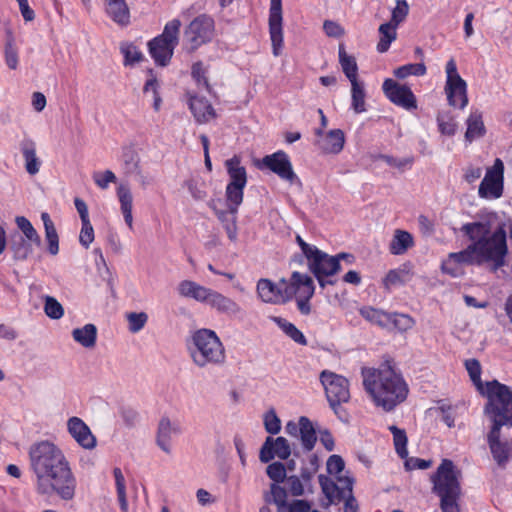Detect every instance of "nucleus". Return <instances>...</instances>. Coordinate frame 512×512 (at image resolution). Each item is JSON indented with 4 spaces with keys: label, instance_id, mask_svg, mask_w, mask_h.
<instances>
[{
    "label": "nucleus",
    "instance_id": "nucleus-32",
    "mask_svg": "<svg viewBox=\"0 0 512 512\" xmlns=\"http://www.w3.org/2000/svg\"><path fill=\"white\" fill-rule=\"evenodd\" d=\"M210 207L214 210L218 220L222 223L223 228L225 229L228 238L235 242L238 236V228H237V212H232L230 208L228 210H219L216 209L212 204Z\"/></svg>",
    "mask_w": 512,
    "mask_h": 512
},
{
    "label": "nucleus",
    "instance_id": "nucleus-1",
    "mask_svg": "<svg viewBox=\"0 0 512 512\" xmlns=\"http://www.w3.org/2000/svg\"><path fill=\"white\" fill-rule=\"evenodd\" d=\"M29 458L39 494L57 495L66 501L74 498L76 478L58 446L49 441L35 443L30 447Z\"/></svg>",
    "mask_w": 512,
    "mask_h": 512
},
{
    "label": "nucleus",
    "instance_id": "nucleus-7",
    "mask_svg": "<svg viewBox=\"0 0 512 512\" xmlns=\"http://www.w3.org/2000/svg\"><path fill=\"white\" fill-rule=\"evenodd\" d=\"M488 398L485 412L493 426H512V390L497 380L487 382L484 393Z\"/></svg>",
    "mask_w": 512,
    "mask_h": 512
},
{
    "label": "nucleus",
    "instance_id": "nucleus-22",
    "mask_svg": "<svg viewBox=\"0 0 512 512\" xmlns=\"http://www.w3.org/2000/svg\"><path fill=\"white\" fill-rule=\"evenodd\" d=\"M206 304L228 317H237L243 313V309L236 301L213 289L210 291Z\"/></svg>",
    "mask_w": 512,
    "mask_h": 512
},
{
    "label": "nucleus",
    "instance_id": "nucleus-47",
    "mask_svg": "<svg viewBox=\"0 0 512 512\" xmlns=\"http://www.w3.org/2000/svg\"><path fill=\"white\" fill-rule=\"evenodd\" d=\"M427 72L424 63H410L400 66L394 70V76L399 79H405L408 76H424Z\"/></svg>",
    "mask_w": 512,
    "mask_h": 512
},
{
    "label": "nucleus",
    "instance_id": "nucleus-25",
    "mask_svg": "<svg viewBox=\"0 0 512 512\" xmlns=\"http://www.w3.org/2000/svg\"><path fill=\"white\" fill-rule=\"evenodd\" d=\"M413 268L411 262H405L399 267L389 270L382 280L384 289L390 291L394 287L410 282L414 276Z\"/></svg>",
    "mask_w": 512,
    "mask_h": 512
},
{
    "label": "nucleus",
    "instance_id": "nucleus-18",
    "mask_svg": "<svg viewBox=\"0 0 512 512\" xmlns=\"http://www.w3.org/2000/svg\"><path fill=\"white\" fill-rule=\"evenodd\" d=\"M263 165L277 174L281 179L290 183L298 181V177L293 171L292 164L286 153L278 151L267 155L262 160Z\"/></svg>",
    "mask_w": 512,
    "mask_h": 512
},
{
    "label": "nucleus",
    "instance_id": "nucleus-24",
    "mask_svg": "<svg viewBox=\"0 0 512 512\" xmlns=\"http://www.w3.org/2000/svg\"><path fill=\"white\" fill-rule=\"evenodd\" d=\"M68 431L74 440L84 449H93L96 446V438L90 428L78 417H72L67 423Z\"/></svg>",
    "mask_w": 512,
    "mask_h": 512
},
{
    "label": "nucleus",
    "instance_id": "nucleus-33",
    "mask_svg": "<svg viewBox=\"0 0 512 512\" xmlns=\"http://www.w3.org/2000/svg\"><path fill=\"white\" fill-rule=\"evenodd\" d=\"M486 132L482 113L478 110L472 111L467 119V130L465 133V139L469 143L484 136Z\"/></svg>",
    "mask_w": 512,
    "mask_h": 512
},
{
    "label": "nucleus",
    "instance_id": "nucleus-54",
    "mask_svg": "<svg viewBox=\"0 0 512 512\" xmlns=\"http://www.w3.org/2000/svg\"><path fill=\"white\" fill-rule=\"evenodd\" d=\"M44 311L52 319H60L64 314L62 305L53 297L46 296Z\"/></svg>",
    "mask_w": 512,
    "mask_h": 512
},
{
    "label": "nucleus",
    "instance_id": "nucleus-49",
    "mask_svg": "<svg viewBox=\"0 0 512 512\" xmlns=\"http://www.w3.org/2000/svg\"><path fill=\"white\" fill-rule=\"evenodd\" d=\"M244 188L236 187V186H228L226 187V200L228 208L232 212H237L238 207L241 205L243 201Z\"/></svg>",
    "mask_w": 512,
    "mask_h": 512
},
{
    "label": "nucleus",
    "instance_id": "nucleus-58",
    "mask_svg": "<svg viewBox=\"0 0 512 512\" xmlns=\"http://www.w3.org/2000/svg\"><path fill=\"white\" fill-rule=\"evenodd\" d=\"M408 4L405 0H398L396 7L392 11V17L389 23L395 24L396 27L404 21L408 14Z\"/></svg>",
    "mask_w": 512,
    "mask_h": 512
},
{
    "label": "nucleus",
    "instance_id": "nucleus-5",
    "mask_svg": "<svg viewBox=\"0 0 512 512\" xmlns=\"http://www.w3.org/2000/svg\"><path fill=\"white\" fill-rule=\"evenodd\" d=\"M189 356L200 369L219 367L226 362V350L214 330L201 328L191 334L187 343Z\"/></svg>",
    "mask_w": 512,
    "mask_h": 512
},
{
    "label": "nucleus",
    "instance_id": "nucleus-26",
    "mask_svg": "<svg viewBox=\"0 0 512 512\" xmlns=\"http://www.w3.org/2000/svg\"><path fill=\"white\" fill-rule=\"evenodd\" d=\"M177 291L182 297L206 304L211 289L192 280H183L178 284Z\"/></svg>",
    "mask_w": 512,
    "mask_h": 512
},
{
    "label": "nucleus",
    "instance_id": "nucleus-63",
    "mask_svg": "<svg viewBox=\"0 0 512 512\" xmlns=\"http://www.w3.org/2000/svg\"><path fill=\"white\" fill-rule=\"evenodd\" d=\"M288 493L289 492L285 484L284 487L279 486L278 483H274L271 485V495L273 497V501L278 506H283L286 504Z\"/></svg>",
    "mask_w": 512,
    "mask_h": 512
},
{
    "label": "nucleus",
    "instance_id": "nucleus-19",
    "mask_svg": "<svg viewBox=\"0 0 512 512\" xmlns=\"http://www.w3.org/2000/svg\"><path fill=\"white\" fill-rule=\"evenodd\" d=\"M500 426H492L487 435V443L494 461L500 468H505L511 455V446L500 438Z\"/></svg>",
    "mask_w": 512,
    "mask_h": 512
},
{
    "label": "nucleus",
    "instance_id": "nucleus-3",
    "mask_svg": "<svg viewBox=\"0 0 512 512\" xmlns=\"http://www.w3.org/2000/svg\"><path fill=\"white\" fill-rule=\"evenodd\" d=\"M315 292L312 278L300 272H293L289 281L282 279L275 284L269 279L262 278L257 283V294L265 303L280 304L296 297L297 308L302 315L311 313L310 299Z\"/></svg>",
    "mask_w": 512,
    "mask_h": 512
},
{
    "label": "nucleus",
    "instance_id": "nucleus-62",
    "mask_svg": "<svg viewBox=\"0 0 512 512\" xmlns=\"http://www.w3.org/2000/svg\"><path fill=\"white\" fill-rule=\"evenodd\" d=\"M94 240V230L93 227L89 221L82 222V228L79 236V241L81 245H83L85 248H88L90 244Z\"/></svg>",
    "mask_w": 512,
    "mask_h": 512
},
{
    "label": "nucleus",
    "instance_id": "nucleus-29",
    "mask_svg": "<svg viewBox=\"0 0 512 512\" xmlns=\"http://www.w3.org/2000/svg\"><path fill=\"white\" fill-rule=\"evenodd\" d=\"M20 150L22 152L25 169L30 175H35L39 172L41 161L36 155V143L32 139H24L20 143Z\"/></svg>",
    "mask_w": 512,
    "mask_h": 512
},
{
    "label": "nucleus",
    "instance_id": "nucleus-11",
    "mask_svg": "<svg viewBox=\"0 0 512 512\" xmlns=\"http://www.w3.org/2000/svg\"><path fill=\"white\" fill-rule=\"evenodd\" d=\"M214 35V21L207 15L196 17L185 29L184 45L187 50L194 51L201 45L211 41Z\"/></svg>",
    "mask_w": 512,
    "mask_h": 512
},
{
    "label": "nucleus",
    "instance_id": "nucleus-36",
    "mask_svg": "<svg viewBox=\"0 0 512 512\" xmlns=\"http://www.w3.org/2000/svg\"><path fill=\"white\" fill-rule=\"evenodd\" d=\"M413 236L404 230H396L389 245V251L393 255H403L413 247Z\"/></svg>",
    "mask_w": 512,
    "mask_h": 512
},
{
    "label": "nucleus",
    "instance_id": "nucleus-48",
    "mask_svg": "<svg viewBox=\"0 0 512 512\" xmlns=\"http://www.w3.org/2000/svg\"><path fill=\"white\" fill-rule=\"evenodd\" d=\"M389 430L393 435V442L397 454L401 458H405L408 455L407 436L405 430L400 429L394 425L389 426Z\"/></svg>",
    "mask_w": 512,
    "mask_h": 512
},
{
    "label": "nucleus",
    "instance_id": "nucleus-51",
    "mask_svg": "<svg viewBox=\"0 0 512 512\" xmlns=\"http://www.w3.org/2000/svg\"><path fill=\"white\" fill-rule=\"evenodd\" d=\"M192 78L195 80L198 87H204L209 93L211 92V87L207 78V69L203 65L202 62H196L192 65L191 69Z\"/></svg>",
    "mask_w": 512,
    "mask_h": 512
},
{
    "label": "nucleus",
    "instance_id": "nucleus-61",
    "mask_svg": "<svg viewBox=\"0 0 512 512\" xmlns=\"http://www.w3.org/2000/svg\"><path fill=\"white\" fill-rule=\"evenodd\" d=\"M116 176L111 170L105 172H95L93 174V180L95 184L101 189H107L110 183L116 182Z\"/></svg>",
    "mask_w": 512,
    "mask_h": 512
},
{
    "label": "nucleus",
    "instance_id": "nucleus-20",
    "mask_svg": "<svg viewBox=\"0 0 512 512\" xmlns=\"http://www.w3.org/2000/svg\"><path fill=\"white\" fill-rule=\"evenodd\" d=\"M291 454V448L288 441L284 437H267L263 443L259 458L261 462L268 463L274 457L286 460Z\"/></svg>",
    "mask_w": 512,
    "mask_h": 512
},
{
    "label": "nucleus",
    "instance_id": "nucleus-34",
    "mask_svg": "<svg viewBox=\"0 0 512 512\" xmlns=\"http://www.w3.org/2000/svg\"><path fill=\"white\" fill-rule=\"evenodd\" d=\"M226 167L230 181L228 186H236L245 188L247 183L246 169L240 166V161L237 157H233L226 161Z\"/></svg>",
    "mask_w": 512,
    "mask_h": 512
},
{
    "label": "nucleus",
    "instance_id": "nucleus-39",
    "mask_svg": "<svg viewBox=\"0 0 512 512\" xmlns=\"http://www.w3.org/2000/svg\"><path fill=\"white\" fill-rule=\"evenodd\" d=\"M351 83V107L357 114L366 111V92L364 83L358 80H354Z\"/></svg>",
    "mask_w": 512,
    "mask_h": 512
},
{
    "label": "nucleus",
    "instance_id": "nucleus-21",
    "mask_svg": "<svg viewBox=\"0 0 512 512\" xmlns=\"http://www.w3.org/2000/svg\"><path fill=\"white\" fill-rule=\"evenodd\" d=\"M315 134L317 136L315 145H317L323 153L338 154L342 151L345 143V136L342 130L333 129L327 134H324L321 129H317Z\"/></svg>",
    "mask_w": 512,
    "mask_h": 512
},
{
    "label": "nucleus",
    "instance_id": "nucleus-12",
    "mask_svg": "<svg viewBox=\"0 0 512 512\" xmlns=\"http://www.w3.org/2000/svg\"><path fill=\"white\" fill-rule=\"evenodd\" d=\"M320 382L324 388L329 405L347 403L349 401V382L344 376L330 370H323L320 373Z\"/></svg>",
    "mask_w": 512,
    "mask_h": 512
},
{
    "label": "nucleus",
    "instance_id": "nucleus-9",
    "mask_svg": "<svg viewBox=\"0 0 512 512\" xmlns=\"http://www.w3.org/2000/svg\"><path fill=\"white\" fill-rule=\"evenodd\" d=\"M180 27V20L173 19L166 23L161 35L148 43L150 55L156 64L166 66L170 62L179 42Z\"/></svg>",
    "mask_w": 512,
    "mask_h": 512
},
{
    "label": "nucleus",
    "instance_id": "nucleus-44",
    "mask_svg": "<svg viewBox=\"0 0 512 512\" xmlns=\"http://www.w3.org/2000/svg\"><path fill=\"white\" fill-rule=\"evenodd\" d=\"M113 475L115 479V488L117 494V500L122 512H128V501L126 495V482L124 475L120 468L116 467L113 470Z\"/></svg>",
    "mask_w": 512,
    "mask_h": 512
},
{
    "label": "nucleus",
    "instance_id": "nucleus-35",
    "mask_svg": "<svg viewBox=\"0 0 512 512\" xmlns=\"http://www.w3.org/2000/svg\"><path fill=\"white\" fill-rule=\"evenodd\" d=\"M107 14L120 25H127L130 13L125 0H106Z\"/></svg>",
    "mask_w": 512,
    "mask_h": 512
},
{
    "label": "nucleus",
    "instance_id": "nucleus-6",
    "mask_svg": "<svg viewBox=\"0 0 512 512\" xmlns=\"http://www.w3.org/2000/svg\"><path fill=\"white\" fill-rule=\"evenodd\" d=\"M461 471L449 459H443L431 477L433 491L440 498L442 512H460L458 500L461 496Z\"/></svg>",
    "mask_w": 512,
    "mask_h": 512
},
{
    "label": "nucleus",
    "instance_id": "nucleus-30",
    "mask_svg": "<svg viewBox=\"0 0 512 512\" xmlns=\"http://www.w3.org/2000/svg\"><path fill=\"white\" fill-rule=\"evenodd\" d=\"M117 197L120 203V210L123 214L125 223L130 229L133 228V196L128 185L120 184L117 188Z\"/></svg>",
    "mask_w": 512,
    "mask_h": 512
},
{
    "label": "nucleus",
    "instance_id": "nucleus-38",
    "mask_svg": "<svg viewBox=\"0 0 512 512\" xmlns=\"http://www.w3.org/2000/svg\"><path fill=\"white\" fill-rule=\"evenodd\" d=\"M41 220L43 221L45 229V239L48 243V251L51 255H57L59 252V236L55 225L49 214L46 212L41 214Z\"/></svg>",
    "mask_w": 512,
    "mask_h": 512
},
{
    "label": "nucleus",
    "instance_id": "nucleus-27",
    "mask_svg": "<svg viewBox=\"0 0 512 512\" xmlns=\"http://www.w3.org/2000/svg\"><path fill=\"white\" fill-rule=\"evenodd\" d=\"M189 108L196 121L200 124L206 123L216 116L212 105L204 97L191 96L189 99Z\"/></svg>",
    "mask_w": 512,
    "mask_h": 512
},
{
    "label": "nucleus",
    "instance_id": "nucleus-60",
    "mask_svg": "<svg viewBox=\"0 0 512 512\" xmlns=\"http://www.w3.org/2000/svg\"><path fill=\"white\" fill-rule=\"evenodd\" d=\"M264 426L268 433L277 434L281 430V422L274 410H270L264 416Z\"/></svg>",
    "mask_w": 512,
    "mask_h": 512
},
{
    "label": "nucleus",
    "instance_id": "nucleus-14",
    "mask_svg": "<svg viewBox=\"0 0 512 512\" xmlns=\"http://www.w3.org/2000/svg\"><path fill=\"white\" fill-rule=\"evenodd\" d=\"M336 480L319 475V483L323 493L330 502L342 501L344 498L353 497L352 487L353 480L347 475H340L335 477Z\"/></svg>",
    "mask_w": 512,
    "mask_h": 512
},
{
    "label": "nucleus",
    "instance_id": "nucleus-59",
    "mask_svg": "<svg viewBox=\"0 0 512 512\" xmlns=\"http://www.w3.org/2000/svg\"><path fill=\"white\" fill-rule=\"evenodd\" d=\"M327 471L330 475L336 477L344 472L345 464L339 455H332L327 460Z\"/></svg>",
    "mask_w": 512,
    "mask_h": 512
},
{
    "label": "nucleus",
    "instance_id": "nucleus-13",
    "mask_svg": "<svg viewBox=\"0 0 512 512\" xmlns=\"http://www.w3.org/2000/svg\"><path fill=\"white\" fill-rule=\"evenodd\" d=\"M504 164L497 158L492 167L488 168L482 180L478 194L481 198H499L503 192Z\"/></svg>",
    "mask_w": 512,
    "mask_h": 512
},
{
    "label": "nucleus",
    "instance_id": "nucleus-10",
    "mask_svg": "<svg viewBox=\"0 0 512 512\" xmlns=\"http://www.w3.org/2000/svg\"><path fill=\"white\" fill-rule=\"evenodd\" d=\"M475 250L486 253V248L482 243L469 245L460 252L450 253L447 258L442 261V272L454 278L463 276L465 274V268L468 265L482 262L475 256Z\"/></svg>",
    "mask_w": 512,
    "mask_h": 512
},
{
    "label": "nucleus",
    "instance_id": "nucleus-45",
    "mask_svg": "<svg viewBox=\"0 0 512 512\" xmlns=\"http://www.w3.org/2000/svg\"><path fill=\"white\" fill-rule=\"evenodd\" d=\"M16 225L21 231V235L28 239L30 242H34L35 246L41 245V238L32 223L24 216H17L15 219Z\"/></svg>",
    "mask_w": 512,
    "mask_h": 512
},
{
    "label": "nucleus",
    "instance_id": "nucleus-43",
    "mask_svg": "<svg viewBox=\"0 0 512 512\" xmlns=\"http://www.w3.org/2000/svg\"><path fill=\"white\" fill-rule=\"evenodd\" d=\"M339 62L342 70L350 82L357 79L358 66L353 56L346 53L343 45L339 46Z\"/></svg>",
    "mask_w": 512,
    "mask_h": 512
},
{
    "label": "nucleus",
    "instance_id": "nucleus-15",
    "mask_svg": "<svg viewBox=\"0 0 512 512\" xmlns=\"http://www.w3.org/2000/svg\"><path fill=\"white\" fill-rule=\"evenodd\" d=\"M382 89L386 97L395 105L406 110L417 108V100L410 87L402 85L393 79H386Z\"/></svg>",
    "mask_w": 512,
    "mask_h": 512
},
{
    "label": "nucleus",
    "instance_id": "nucleus-46",
    "mask_svg": "<svg viewBox=\"0 0 512 512\" xmlns=\"http://www.w3.org/2000/svg\"><path fill=\"white\" fill-rule=\"evenodd\" d=\"M123 168L126 174H133L140 169V158L132 147H125L122 151Z\"/></svg>",
    "mask_w": 512,
    "mask_h": 512
},
{
    "label": "nucleus",
    "instance_id": "nucleus-17",
    "mask_svg": "<svg viewBox=\"0 0 512 512\" xmlns=\"http://www.w3.org/2000/svg\"><path fill=\"white\" fill-rule=\"evenodd\" d=\"M285 432L293 437H300L301 444L306 451H311L317 441L316 431L312 422L305 416L299 418L298 423L289 421Z\"/></svg>",
    "mask_w": 512,
    "mask_h": 512
},
{
    "label": "nucleus",
    "instance_id": "nucleus-42",
    "mask_svg": "<svg viewBox=\"0 0 512 512\" xmlns=\"http://www.w3.org/2000/svg\"><path fill=\"white\" fill-rule=\"evenodd\" d=\"M273 321L294 342L303 346L307 345L306 337L293 323L281 317H273Z\"/></svg>",
    "mask_w": 512,
    "mask_h": 512
},
{
    "label": "nucleus",
    "instance_id": "nucleus-57",
    "mask_svg": "<svg viewBox=\"0 0 512 512\" xmlns=\"http://www.w3.org/2000/svg\"><path fill=\"white\" fill-rule=\"evenodd\" d=\"M266 472L269 478L272 479L275 483L284 482L287 478L285 466L281 462H274L268 465Z\"/></svg>",
    "mask_w": 512,
    "mask_h": 512
},
{
    "label": "nucleus",
    "instance_id": "nucleus-16",
    "mask_svg": "<svg viewBox=\"0 0 512 512\" xmlns=\"http://www.w3.org/2000/svg\"><path fill=\"white\" fill-rule=\"evenodd\" d=\"M269 33L274 56H279L283 46L282 1L270 0Z\"/></svg>",
    "mask_w": 512,
    "mask_h": 512
},
{
    "label": "nucleus",
    "instance_id": "nucleus-52",
    "mask_svg": "<svg viewBox=\"0 0 512 512\" xmlns=\"http://www.w3.org/2000/svg\"><path fill=\"white\" fill-rule=\"evenodd\" d=\"M128 328L132 333L141 331L148 321V315L145 312H131L127 314Z\"/></svg>",
    "mask_w": 512,
    "mask_h": 512
},
{
    "label": "nucleus",
    "instance_id": "nucleus-37",
    "mask_svg": "<svg viewBox=\"0 0 512 512\" xmlns=\"http://www.w3.org/2000/svg\"><path fill=\"white\" fill-rule=\"evenodd\" d=\"M72 337L75 342L85 348H93L97 339V328L94 324L88 323L72 331Z\"/></svg>",
    "mask_w": 512,
    "mask_h": 512
},
{
    "label": "nucleus",
    "instance_id": "nucleus-55",
    "mask_svg": "<svg viewBox=\"0 0 512 512\" xmlns=\"http://www.w3.org/2000/svg\"><path fill=\"white\" fill-rule=\"evenodd\" d=\"M121 52L124 55L125 65H133L139 62L142 58L141 52L132 44H123L121 46Z\"/></svg>",
    "mask_w": 512,
    "mask_h": 512
},
{
    "label": "nucleus",
    "instance_id": "nucleus-41",
    "mask_svg": "<svg viewBox=\"0 0 512 512\" xmlns=\"http://www.w3.org/2000/svg\"><path fill=\"white\" fill-rule=\"evenodd\" d=\"M359 312L363 318L373 324H376L382 328H388L390 326V313L375 309L373 307H363L359 310Z\"/></svg>",
    "mask_w": 512,
    "mask_h": 512
},
{
    "label": "nucleus",
    "instance_id": "nucleus-8",
    "mask_svg": "<svg viewBox=\"0 0 512 512\" xmlns=\"http://www.w3.org/2000/svg\"><path fill=\"white\" fill-rule=\"evenodd\" d=\"M340 260H345L347 263L352 264L354 256L347 253L331 256L317 249L307 261L309 270L314 274L321 288L335 284V280L327 278L335 275L341 269Z\"/></svg>",
    "mask_w": 512,
    "mask_h": 512
},
{
    "label": "nucleus",
    "instance_id": "nucleus-28",
    "mask_svg": "<svg viewBox=\"0 0 512 512\" xmlns=\"http://www.w3.org/2000/svg\"><path fill=\"white\" fill-rule=\"evenodd\" d=\"M449 104L464 109L468 104L467 85L462 80L446 83L445 87Z\"/></svg>",
    "mask_w": 512,
    "mask_h": 512
},
{
    "label": "nucleus",
    "instance_id": "nucleus-50",
    "mask_svg": "<svg viewBox=\"0 0 512 512\" xmlns=\"http://www.w3.org/2000/svg\"><path fill=\"white\" fill-rule=\"evenodd\" d=\"M466 370L470 376V379L476 386V388L484 393L483 383L481 381V365L480 362L476 359H468L465 361Z\"/></svg>",
    "mask_w": 512,
    "mask_h": 512
},
{
    "label": "nucleus",
    "instance_id": "nucleus-4",
    "mask_svg": "<svg viewBox=\"0 0 512 512\" xmlns=\"http://www.w3.org/2000/svg\"><path fill=\"white\" fill-rule=\"evenodd\" d=\"M461 231L473 241L471 245L484 244L486 253L475 250V256L479 260L492 261L496 267H501L504 264V258L507 254L504 226H499L491 233V226L488 221H477L464 224Z\"/></svg>",
    "mask_w": 512,
    "mask_h": 512
},
{
    "label": "nucleus",
    "instance_id": "nucleus-40",
    "mask_svg": "<svg viewBox=\"0 0 512 512\" xmlns=\"http://www.w3.org/2000/svg\"><path fill=\"white\" fill-rule=\"evenodd\" d=\"M397 27L392 23H384L379 27L380 40L377 44V51L380 53L387 52L391 43L397 37Z\"/></svg>",
    "mask_w": 512,
    "mask_h": 512
},
{
    "label": "nucleus",
    "instance_id": "nucleus-64",
    "mask_svg": "<svg viewBox=\"0 0 512 512\" xmlns=\"http://www.w3.org/2000/svg\"><path fill=\"white\" fill-rule=\"evenodd\" d=\"M438 410L440 411L441 413V420L448 426V427H453L454 426V421H455V416H456V410L454 407L450 406V405H445V404H442Z\"/></svg>",
    "mask_w": 512,
    "mask_h": 512
},
{
    "label": "nucleus",
    "instance_id": "nucleus-56",
    "mask_svg": "<svg viewBox=\"0 0 512 512\" xmlns=\"http://www.w3.org/2000/svg\"><path fill=\"white\" fill-rule=\"evenodd\" d=\"M288 492L292 496H302L305 491L306 485L298 476H289L284 481Z\"/></svg>",
    "mask_w": 512,
    "mask_h": 512
},
{
    "label": "nucleus",
    "instance_id": "nucleus-2",
    "mask_svg": "<svg viewBox=\"0 0 512 512\" xmlns=\"http://www.w3.org/2000/svg\"><path fill=\"white\" fill-rule=\"evenodd\" d=\"M361 375L364 389L375 406L390 412L406 400L408 385L391 366L383 364L378 368H362Z\"/></svg>",
    "mask_w": 512,
    "mask_h": 512
},
{
    "label": "nucleus",
    "instance_id": "nucleus-53",
    "mask_svg": "<svg viewBox=\"0 0 512 512\" xmlns=\"http://www.w3.org/2000/svg\"><path fill=\"white\" fill-rule=\"evenodd\" d=\"M414 323V320L406 314L390 313V325H393L401 332L411 329Z\"/></svg>",
    "mask_w": 512,
    "mask_h": 512
},
{
    "label": "nucleus",
    "instance_id": "nucleus-31",
    "mask_svg": "<svg viewBox=\"0 0 512 512\" xmlns=\"http://www.w3.org/2000/svg\"><path fill=\"white\" fill-rule=\"evenodd\" d=\"M9 244L14 258L17 260L27 259L33 252V246H35L34 242H30L19 232L11 234Z\"/></svg>",
    "mask_w": 512,
    "mask_h": 512
},
{
    "label": "nucleus",
    "instance_id": "nucleus-23",
    "mask_svg": "<svg viewBox=\"0 0 512 512\" xmlns=\"http://www.w3.org/2000/svg\"><path fill=\"white\" fill-rule=\"evenodd\" d=\"M182 432L178 422H172L168 417H162L158 423L156 442L159 448L167 453H171L172 437L180 435Z\"/></svg>",
    "mask_w": 512,
    "mask_h": 512
}]
</instances>
